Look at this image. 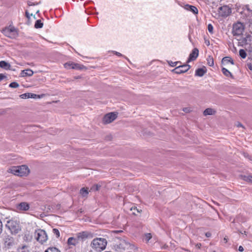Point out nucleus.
Returning <instances> with one entry per match:
<instances>
[{"mask_svg":"<svg viewBox=\"0 0 252 252\" xmlns=\"http://www.w3.org/2000/svg\"><path fill=\"white\" fill-rule=\"evenodd\" d=\"M8 171L16 176H24L29 174L30 169L27 166L23 165L18 166H13L8 169Z\"/></svg>","mask_w":252,"mask_h":252,"instance_id":"nucleus-2","label":"nucleus"},{"mask_svg":"<svg viewBox=\"0 0 252 252\" xmlns=\"http://www.w3.org/2000/svg\"><path fill=\"white\" fill-rule=\"evenodd\" d=\"M205 236L207 237H210L211 236V233L209 232H207L205 233Z\"/></svg>","mask_w":252,"mask_h":252,"instance_id":"nucleus-43","label":"nucleus"},{"mask_svg":"<svg viewBox=\"0 0 252 252\" xmlns=\"http://www.w3.org/2000/svg\"><path fill=\"white\" fill-rule=\"evenodd\" d=\"M3 34L11 38H14L17 35V32L16 29L12 26H9V27L5 28L3 30Z\"/></svg>","mask_w":252,"mask_h":252,"instance_id":"nucleus-6","label":"nucleus"},{"mask_svg":"<svg viewBox=\"0 0 252 252\" xmlns=\"http://www.w3.org/2000/svg\"><path fill=\"white\" fill-rule=\"evenodd\" d=\"M107 241L103 238H96L93 240L91 243V248L94 251L101 252L103 251L106 247Z\"/></svg>","mask_w":252,"mask_h":252,"instance_id":"nucleus-1","label":"nucleus"},{"mask_svg":"<svg viewBox=\"0 0 252 252\" xmlns=\"http://www.w3.org/2000/svg\"><path fill=\"white\" fill-rule=\"evenodd\" d=\"M73 62H68L64 64V67L67 69H73Z\"/></svg>","mask_w":252,"mask_h":252,"instance_id":"nucleus-27","label":"nucleus"},{"mask_svg":"<svg viewBox=\"0 0 252 252\" xmlns=\"http://www.w3.org/2000/svg\"><path fill=\"white\" fill-rule=\"evenodd\" d=\"M90 235V233L86 231H83L79 233L77 235V236L78 239H84L88 238Z\"/></svg>","mask_w":252,"mask_h":252,"instance_id":"nucleus-17","label":"nucleus"},{"mask_svg":"<svg viewBox=\"0 0 252 252\" xmlns=\"http://www.w3.org/2000/svg\"><path fill=\"white\" fill-rule=\"evenodd\" d=\"M10 67V64L7 63V62L1 61L0 62V67L4 68L5 69H8Z\"/></svg>","mask_w":252,"mask_h":252,"instance_id":"nucleus-21","label":"nucleus"},{"mask_svg":"<svg viewBox=\"0 0 252 252\" xmlns=\"http://www.w3.org/2000/svg\"><path fill=\"white\" fill-rule=\"evenodd\" d=\"M31 239V237H29V236H27L25 235L24 237V240L26 241H30Z\"/></svg>","mask_w":252,"mask_h":252,"instance_id":"nucleus-39","label":"nucleus"},{"mask_svg":"<svg viewBox=\"0 0 252 252\" xmlns=\"http://www.w3.org/2000/svg\"><path fill=\"white\" fill-rule=\"evenodd\" d=\"M20 252H29L28 250V246L26 245H23L19 248Z\"/></svg>","mask_w":252,"mask_h":252,"instance_id":"nucleus-30","label":"nucleus"},{"mask_svg":"<svg viewBox=\"0 0 252 252\" xmlns=\"http://www.w3.org/2000/svg\"><path fill=\"white\" fill-rule=\"evenodd\" d=\"M206 72V70L203 68H200L196 70L195 75L199 77L203 76L204 74Z\"/></svg>","mask_w":252,"mask_h":252,"instance_id":"nucleus-18","label":"nucleus"},{"mask_svg":"<svg viewBox=\"0 0 252 252\" xmlns=\"http://www.w3.org/2000/svg\"><path fill=\"white\" fill-rule=\"evenodd\" d=\"M112 53H113L114 54H115L116 55H117V56L118 57H123L124 56L120 53L119 52H118L117 51H112Z\"/></svg>","mask_w":252,"mask_h":252,"instance_id":"nucleus-38","label":"nucleus"},{"mask_svg":"<svg viewBox=\"0 0 252 252\" xmlns=\"http://www.w3.org/2000/svg\"><path fill=\"white\" fill-rule=\"evenodd\" d=\"M135 209H136V210L137 211V212H140V211H139V210L137 209H136V208H135V207H134V208H133V210H135ZM131 210H133V208H131Z\"/></svg>","mask_w":252,"mask_h":252,"instance_id":"nucleus-50","label":"nucleus"},{"mask_svg":"<svg viewBox=\"0 0 252 252\" xmlns=\"http://www.w3.org/2000/svg\"><path fill=\"white\" fill-rule=\"evenodd\" d=\"M223 242L224 243H226L227 242V238H226V237H224L223 239Z\"/></svg>","mask_w":252,"mask_h":252,"instance_id":"nucleus-47","label":"nucleus"},{"mask_svg":"<svg viewBox=\"0 0 252 252\" xmlns=\"http://www.w3.org/2000/svg\"><path fill=\"white\" fill-rule=\"evenodd\" d=\"M190 68V66L188 63L180 65L172 70V72L176 74H181L188 71Z\"/></svg>","mask_w":252,"mask_h":252,"instance_id":"nucleus-7","label":"nucleus"},{"mask_svg":"<svg viewBox=\"0 0 252 252\" xmlns=\"http://www.w3.org/2000/svg\"><path fill=\"white\" fill-rule=\"evenodd\" d=\"M4 76L3 74H0V81H1L3 78Z\"/></svg>","mask_w":252,"mask_h":252,"instance_id":"nucleus-46","label":"nucleus"},{"mask_svg":"<svg viewBox=\"0 0 252 252\" xmlns=\"http://www.w3.org/2000/svg\"><path fill=\"white\" fill-rule=\"evenodd\" d=\"M244 31V26L241 22H237L233 26L232 33L234 35H241Z\"/></svg>","mask_w":252,"mask_h":252,"instance_id":"nucleus-5","label":"nucleus"},{"mask_svg":"<svg viewBox=\"0 0 252 252\" xmlns=\"http://www.w3.org/2000/svg\"><path fill=\"white\" fill-rule=\"evenodd\" d=\"M2 223L1 221L0 220V233L2 232Z\"/></svg>","mask_w":252,"mask_h":252,"instance_id":"nucleus-42","label":"nucleus"},{"mask_svg":"<svg viewBox=\"0 0 252 252\" xmlns=\"http://www.w3.org/2000/svg\"><path fill=\"white\" fill-rule=\"evenodd\" d=\"M73 69H77V70H81L84 68V66L83 65H81L79 63H73Z\"/></svg>","mask_w":252,"mask_h":252,"instance_id":"nucleus-25","label":"nucleus"},{"mask_svg":"<svg viewBox=\"0 0 252 252\" xmlns=\"http://www.w3.org/2000/svg\"><path fill=\"white\" fill-rule=\"evenodd\" d=\"M30 208L29 204L26 202H22L18 206V209L20 210L27 211Z\"/></svg>","mask_w":252,"mask_h":252,"instance_id":"nucleus-13","label":"nucleus"},{"mask_svg":"<svg viewBox=\"0 0 252 252\" xmlns=\"http://www.w3.org/2000/svg\"><path fill=\"white\" fill-rule=\"evenodd\" d=\"M6 227L10 230L12 234H17L21 230L19 223L16 221L13 220L7 221Z\"/></svg>","mask_w":252,"mask_h":252,"instance_id":"nucleus-3","label":"nucleus"},{"mask_svg":"<svg viewBox=\"0 0 252 252\" xmlns=\"http://www.w3.org/2000/svg\"><path fill=\"white\" fill-rule=\"evenodd\" d=\"M238 250L240 252H243L244 251V248L242 246H240L238 248Z\"/></svg>","mask_w":252,"mask_h":252,"instance_id":"nucleus-44","label":"nucleus"},{"mask_svg":"<svg viewBox=\"0 0 252 252\" xmlns=\"http://www.w3.org/2000/svg\"><path fill=\"white\" fill-rule=\"evenodd\" d=\"M213 30H214V28H213V25L211 24H209L208 25V32L211 34H213Z\"/></svg>","mask_w":252,"mask_h":252,"instance_id":"nucleus-33","label":"nucleus"},{"mask_svg":"<svg viewBox=\"0 0 252 252\" xmlns=\"http://www.w3.org/2000/svg\"><path fill=\"white\" fill-rule=\"evenodd\" d=\"M222 64L226 65L230 63L232 64H234L233 61L229 57H225L223 58L221 61Z\"/></svg>","mask_w":252,"mask_h":252,"instance_id":"nucleus-15","label":"nucleus"},{"mask_svg":"<svg viewBox=\"0 0 252 252\" xmlns=\"http://www.w3.org/2000/svg\"><path fill=\"white\" fill-rule=\"evenodd\" d=\"M216 113V111L212 109V108H207L206 109L204 112H203V114L204 116H207V115H214Z\"/></svg>","mask_w":252,"mask_h":252,"instance_id":"nucleus-19","label":"nucleus"},{"mask_svg":"<svg viewBox=\"0 0 252 252\" xmlns=\"http://www.w3.org/2000/svg\"><path fill=\"white\" fill-rule=\"evenodd\" d=\"M80 193L83 197H86L89 193V191L87 189L83 188L80 189Z\"/></svg>","mask_w":252,"mask_h":252,"instance_id":"nucleus-23","label":"nucleus"},{"mask_svg":"<svg viewBox=\"0 0 252 252\" xmlns=\"http://www.w3.org/2000/svg\"><path fill=\"white\" fill-rule=\"evenodd\" d=\"M100 188V186L98 185H94L91 189H94L95 190H97L99 189V188Z\"/></svg>","mask_w":252,"mask_h":252,"instance_id":"nucleus-40","label":"nucleus"},{"mask_svg":"<svg viewBox=\"0 0 252 252\" xmlns=\"http://www.w3.org/2000/svg\"><path fill=\"white\" fill-rule=\"evenodd\" d=\"M53 233L56 236L57 238H59L60 237V232L58 229L54 228L53 229Z\"/></svg>","mask_w":252,"mask_h":252,"instance_id":"nucleus-36","label":"nucleus"},{"mask_svg":"<svg viewBox=\"0 0 252 252\" xmlns=\"http://www.w3.org/2000/svg\"><path fill=\"white\" fill-rule=\"evenodd\" d=\"M9 86L11 88H16L19 87V84L17 82H13L11 83Z\"/></svg>","mask_w":252,"mask_h":252,"instance_id":"nucleus-35","label":"nucleus"},{"mask_svg":"<svg viewBox=\"0 0 252 252\" xmlns=\"http://www.w3.org/2000/svg\"><path fill=\"white\" fill-rule=\"evenodd\" d=\"M207 63L210 66H213L214 64V60L212 56H209L207 59Z\"/></svg>","mask_w":252,"mask_h":252,"instance_id":"nucleus-24","label":"nucleus"},{"mask_svg":"<svg viewBox=\"0 0 252 252\" xmlns=\"http://www.w3.org/2000/svg\"><path fill=\"white\" fill-rule=\"evenodd\" d=\"M43 27V23L41 20H38L35 22L34 27L36 29L41 28Z\"/></svg>","mask_w":252,"mask_h":252,"instance_id":"nucleus-28","label":"nucleus"},{"mask_svg":"<svg viewBox=\"0 0 252 252\" xmlns=\"http://www.w3.org/2000/svg\"><path fill=\"white\" fill-rule=\"evenodd\" d=\"M201 246V244H197L196 245V247H197L198 248H200Z\"/></svg>","mask_w":252,"mask_h":252,"instance_id":"nucleus-49","label":"nucleus"},{"mask_svg":"<svg viewBox=\"0 0 252 252\" xmlns=\"http://www.w3.org/2000/svg\"><path fill=\"white\" fill-rule=\"evenodd\" d=\"M183 111L186 113H189L191 111L190 107H185L183 109Z\"/></svg>","mask_w":252,"mask_h":252,"instance_id":"nucleus-37","label":"nucleus"},{"mask_svg":"<svg viewBox=\"0 0 252 252\" xmlns=\"http://www.w3.org/2000/svg\"><path fill=\"white\" fill-rule=\"evenodd\" d=\"M199 54V51L197 48H194L191 53L189 54V57L187 62L189 63L191 61H194L198 57Z\"/></svg>","mask_w":252,"mask_h":252,"instance_id":"nucleus-11","label":"nucleus"},{"mask_svg":"<svg viewBox=\"0 0 252 252\" xmlns=\"http://www.w3.org/2000/svg\"><path fill=\"white\" fill-rule=\"evenodd\" d=\"M246 8L247 9V10L248 11H250V9L248 7V6H246Z\"/></svg>","mask_w":252,"mask_h":252,"instance_id":"nucleus-51","label":"nucleus"},{"mask_svg":"<svg viewBox=\"0 0 252 252\" xmlns=\"http://www.w3.org/2000/svg\"><path fill=\"white\" fill-rule=\"evenodd\" d=\"M252 36L250 34H248L242 39V43L245 45L250 44L252 41Z\"/></svg>","mask_w":252,"mask_h":252,"instance_id":"nucleus-14","label":"nucleus"},{"mask_svg":"<svg viewBox=\"0 0 252 252\" xmlns=\"http://www.w3.org/2000/svg\"><path fill=\"white\" fill-rule=\"evenodd\" d=\"M152 238V235L151 233H146L144 235V240L148 243L149 242L150 240Z\"/></svg>","mask_w":252,"mask_h":252,"instance_id":"nucleus-29","label":"nucleus"},{"mask_svg":"<svg viewBox=\"0 0 252 252\" xmlns=\"http://www.w3.org/2000/svg\"><path fill=\"white\" fill-rule=\"evenodd\" d=\"M34 237L40 243L43 244L46 242L48 239L46 232L42 229H37L34 232Z\"/></svg>","mask_w":252,"mask_h":252,"instance_id":"nucleus-4","label":"nucleus"},{"mask_svg":"<svg viewBox=\"0 0 252 252\" xmlns=\"http://www.w3.org/2000/svg\"><path fill=\"white\" fill-rule=\"evenodd\" d=\"M221 71L223 74L226 77H230L231 78H233V75H232L231 73L226 68L222 67L221 69Z\"/></svg>","mask_w":252,"mask_h":252,"instance_id":"nucleus-22","label":"nucleus"},{"mask_svg":"<svg viewBox=\"0 0 252 252\" xmlns=\"http://www.w3.org/2000/svg\"><path fill=\"white\" fill-rule=\"evenodd\" d=\"M33 72L30 69L22 70V75L23 76H31L33 75Z\"/></svg>","mask_w":252,"mask_h":252,"instance_id":"nucleus-20","label":"nucleus"},{"mask_svg":"<svg viewBox=\"0 0 252 252\" xmlns=\"http://www.w3.org/2000/svg\"><path fill=\"white\" fill-rule=\"evenodd\" d=\"M213 252H216L215 251H213Z\"/></svg>","mask_w":252,"mask_h":252,"instance_id":"nucleus-52","label":"nucleus"},{"mask_svg":"<svg viewBox=\"0 0 252 252\" xmlns=\"http://www.w3.org/2000/svg\"><path fill=\"white\" fill-rule=\"evenodd\" d=\"M26 16H27V17L28 18H30V15L29 13L27 11H26Z\"/></svg>","mask_w":252,"mask_h":252,"instance_id":"nucleus-48","label":"nucleus"},{"mask_svg":"<svg viewBox=\"0 0 252 252\" xmlns=\"http://www.w3.org/2000/svg\"><path fill=\"white\" fill-rule=\"evenodd\" d=\"M219 12L222 16H227L231 12V10L228 6L224 5L219 8Z\"/></svg>","mask_w":252,"mask_h":252,"instance_id":"nucleus-9","label":"nucleus"},{"mask_svg":"<svg viewBox=\"0 0 252 252\" xmlns=\"http://www.w3.org/2000/svg\"><path fill=\"white\" fill-rule=\"evenodd\" d=\"M244 180L248 182L252 183V176H245Z\"/></svg>","mask_w":252,"mask_h":252,"instance_id":"nucleus-34","label":"nucleus"},{"mask_svg":"<svg viewBox=\"0 0 252 252\" xmlns=\"http://www.w3.org/2000/svg\"><path fill=\"white\" fill-rule=\"evenodd\" d=\"M167 63L168 64L172 67H174L177 65L179 63H180V62H172L171 61H167Z\"/></svg>","mask_w":252,"mask_h":252,"instance_id":"nucleus-32","label":"nucleus"},{"mask_svg":"<svg viewBox=\"0 0 252 252\" xmlns=\"http://www.w3.org/2000/svg\"><path fill=\"white\" fill-rule=\"evenodd\" d=\"M205 44H206V45L207 46H209V45H210V42H209V40H206L205 41Z\"/></svg>","mask_w":252,"mask_h":252,"instance_id":"nucleus-45","label":"nucleus"},{"mask_svg":"<svg viewBox=\"0 0 252 252\" xmlns=\"http://www.w3.org/2000/svg\"><path fill=\"white\" fill-rule=\"evenodd\" d=\"M78 243V240L74 237H69L67 240V244L69 246H75Z\"/></svg>","mask_w":252,"mask_h":252,"instance_id":"nucleus-16","label":"nucleus"},{"mask_svg":"<svg viewBox=\"0 0 252 252\" xmlns=\"http://www.w3.org/2000/svg\"><path fill=\"white\" fill-rule=\"evenodd\" d=\"M42 96L43 95H38L31 93H26L20 95V98L22 99H27L30 98H41Z\"/></svg>","mask_w":252,"mask_h":252,"instance_id":"nucleus-10","label":"nucleus"},{"mask_svg":"<svg viewBox=\"0 0 252 252\" xmlns=\"http://www.w3.org/2000/svg\"><path fill=\"white\" fill-rule=\"evenodd\" d=\"M235 125L237 127H242L243 128H244V126L239 122H237Z\"/></svg>","mask_w":252,"mask_h":252,"instance_id":"nucleus-41","label":"nucleus"},{"mask_svg":"<svg viewBox=\"0 0 252 252\" xmlns=\"http://www.w3.org/2000/svg\"><path fill=\"white\" fill-rule=\"evenodd\" d=\"M117 117V114L114 112H110L106 114L103 118V123L104 124L111 123Z\"/></svg>","mask_w":252,"mask_h":252,"instance_id":"nucleus-8","label":"nucleus"},{"mask_svg":"<svg viewBox=\"0 0 252 252\" xmlns=\"http://www.w3.org/2000/svg\"><path fill=\"white\" fill-rule=\"evenodd\" d=\"M239 55L243 59H245L247 57L246 51L244 49H240L239 51Z\"/></svg>","mask_w":252,"mask_h":252,"instance_id":"nucleus-31","label":"nucleus"},{"mask_svg":"<svg viewBox=\"0 0 252 252\" xmlns=\"http://www.w3.org/2000/svg\"><path fill=\"white\" fill-rule=\"evenodd\" d=\"M44 252H61V251L55 247H50Z\"/></svg>","mask_w":252,"mask_h":252,"instance_id":"nucleus-26","label":"nucleus"},{"mask_svg":"<svg viewBox=\"0 0 252 252\" xmlns=\"http://www.w3.org/2000/svg\"><path fill=\"white\" fill-rule=\"evenodd\" d=\"M184 8L187 11H190L193 14L196 15L198 13V10L197 8L193 5H189V4H186L184 5Z\"/></svg>","mask_w":252,"mask_h":252,"instance_id":"nucleus-12","label":"nucleus"}]
</instances>
